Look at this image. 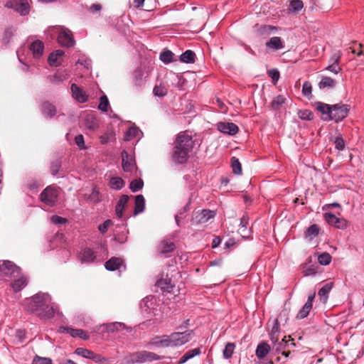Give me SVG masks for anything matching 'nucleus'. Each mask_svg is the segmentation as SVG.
Masks as SVG:
<instances>
[{"label":"nucleus","instance_id":"1","mask_svg":"<svg viewBox=\"0 0 364 364\" xmlns=\"http://www.w3.org/2000/svg\"><path fill=\"white\" fill-rule=\"evenodd\" d=\"M27 311L35 314L41 319L53 317L58 310L57 306L52 302L50 296L47 293L38 292L24 301Z\"/></svg>","mask_w":364,"mask_h":364},{"label":"nucleus","instance_id":"2","mask_svg":"<svg viewBox=\"0 0 364 364\" xmlns=\"http://www.w3.org/2000/svg\"><path fill=\"white\" fill-rule=\"evenodd\" d=\"M192 136L186 133H180L176 139L172 157L178 164L185 163L193 147Z\"/></svg>","mask_w":364,"mask_h":364},{"label":"nucleus","instance_id":"3","mask_svg":"<svg viewBox=\"0 0 364 364\" xmlns=\"http://www.w3.org/2000/svg\"><path fill=\"white\" fill-rule=\"evenodd\" d=\"M161 357L155 353L141 350L130 353L122 360V364H134L135 363H143L159 360Z\"/></svg>","mask_w":364,"mask_h":364},{"label":"nucleus","instance_id":"4","mask_svg":"<svg viewBox=\"0 0 364 364\" xmlns=\"http://www.w3.org/2000/svg\"><path fill=\"white\" fill-rule=\"evenodd\" d=\"M53 34H58V42L62 46L72 47L75 45V40L72 32L63 27H53L51 28Z\"/></svg>","mask_w":364,"mask_h":364},{"label":"nucleus","instance_id":"5","mask_svg":"<svg viewBox=\"0 0 364 364\" xmlns=\"http://www.w3.org/2000/svg\"><path fill=\"white\" fill-rule=\"evenodd\" d=\"M58 190L54 186H49L42 191L40 198L46 205L53 207L58 200Z\"/></svg>","mask_w":364,"mask_h":364},{"label":"nucleus","instance_id":"6","mask_svg":"<svg viewBox=\"0 0 364 364\" xmlns=\"http://www.w3.org/2000/svg\"><path fill=\"white\" fill-rule=\"evenodd\" d=\"M193 331L174 332L168 335L171 347L181 346L191 339Z\"/></svg>","mask_w":364,"mask_h":364},{"label":"nucleus","instance_id":"7","mask_svg":"<svg viewBox=\"0 0 364 364\" xmlns=\"http://www.w3.org/2000/svg\"><path fill=\"white\" fill-rule=\"evenodd\" d=\"M350 106L348 105L336 104L332 105L331 117H327V119H331L336 122L343 120L348 114Z\"/></svg>","mask_w":364,"mask_h":364},{"label":"nucleus","instance_id":"8","mask_svg":"<svg viewBox=\"0 0 364 364\" xmlns=\"http://www.w3.org/2000/svg\"><path fill=\"white\" fill-rule=\"evenodd\" d=\"M5 6L14 9L21 16H26L30 11L29 0H10L6 3Z\"/></svg>","mask_w":364,"mask_h":364},{"label":"nucleus","instance_id":"9","mask_svg":"<svg viewBox=\"0 0 364 364\" xmlns=\"http://www.w3.org/2000/svg\"><path fill=\"white\" fill-rule=\"evenodd\" d=\"M216 213L215 210L203 209L200 211L195 212L193 218V224H203L207 223L209 220L215 218Z\"/></svg>","mask_w":364,"mask_h":364},{"label":"nucleus","instance_id":"10","mask_svg":"<svg viewBox=\"0 0 364 364\" xmlns=\"http://www.w3.org/2000/svg\"><path fill=\"white\" fill-rule=\"evenodd\" d=\"M0 271L8 277H15L20 274V268L9 260L3 261L0 264Z\"/></svg>","mask_w":364,"mask_h":364},{"label":"nucleus","instance_id":"11","mask_svg":"<svg viewBox=\"0 0 364 364\" xmlns=\"http://www.w3.org/2000/svg\"><path fill=\"white\" fill-rule=\"evenodd\" d=\"M101 328V333H104L105 332L107 333H114L118 332L124 329L129 330L131 331V328L127 327V326L124 323L121 322H113L109 323H104L100 326Z\"/></svg>","mask_w":364,"mask_h":364},{"label":"nucleus","instance_id":"12","mask_svg":"<svg viewBox=\"0 0 364 364\" xmlns=\"http://www.w3.org/2000/svg\"><path fill=\"white\" fill-rule=\"evenodd\" d=\"M324 218L329 225H333L338 229H345L347 227V221L345 219L337 218L331 213H326Z\"/></svg>","mask_w":364,"mask_h":364},{"label":"nucleus","instance_id":"13","mask_svg":"<svg viewBox=\"0 0 364 364\" xmlns=\"http://www.w3.org/2000/svg\"><path fill=\"white\" fill-rule=\"evenodd\" d=\"M217 128L219 132L231 136L235 135L239 131L238 127L232 122H218Z\"/></svg>","mask_w":364,"mask_h":364},{"label":"nucleus","instance_id":"14","mask_svg":"<svg viewBox=\"0 0 364 364\" xmlns=\"http://www.w3.org/2000/svg\"><path fill=\"white\" fill-rule=\"evenodd\" d=\"M81 263L94 262L97 258L96 253L90 247L83 248L77 255Z\"/></svg>","mask_w":364,"mask_h":364},{"label":"nucleus","instance_id":"15","mask_svg":"<svg viewBox=\"0 0 364 364\" xmlns=\"http://www.w3.org/2000/svg\"><path fill=\"white\" fill-rule=\"evenodd\" d=\"M122 168L124 171L132 172L136 168L134 157L125 150L122 152Z\"/></svg>","mask_w":364,"mask_h":364},{"label":"nucleus","instance_id":"16","mask_svg":"<svg viewBox=\"0 0 364 364\" xmlns=\"http://www.w3.org/2000/svg\"><path fill=\"white\" fill-rule=\"evenodd\" d=\"M105 267L108 271L124 270L126 267L123 260L119 257H113L107 260L105 264Z\"/></svg>","mask_w":364,"mask_h":364},{"label":"nucleus","instance_id":"17","mask_svg":"<svg viewBox=\"0 0 364 364\" xmlns=\"http://www.w3.org/2000/svg\"><path fill=\"white\" fill-rule=\"evenodd\" d=\"M156 298L154 296L150 295L146 296L140 302V308L141 311L146 314H150L156 306Z\"/></svg>","mask_w":364,"mask_h":364},{"label":"nucleus","instance_id":"18","mask_svg":"<svg viewBox=\"0 0 364 364\" xmlns=\"http://www.w3.org/2000/svg\"><path fill=\"white\" fill-rule=\"evenodd\" d=\"M148 345L158 348L171 347L168 335L156 336L150 340Z\"/></svg>","mask_w":364,"mask_h":364},{"label":"nucleus","instance_id":"19","mask_svg":"<svg viewBox=\"0 0 364 364\" xmlns=\"http://www.w3.org/2000/svg\"><path fill=\"white\" fill-rule=\"evenodd\" d=\"M71 92L73 98L78 102L84 103L87 101L88 97L86 92L76 84L73 83L71 85Z\"/></svg>","mask_w":364,"mask_h":364},{"label":"nucleus","instance_id":"20","mask_svg":"<svg viewBox=\"0 0 364 364\" xmlns=\"http://www.w3.org/2000/svg\"><path fill=\"white\" fill-rule=\"evenodd\" d=\"M316 109L322 114L321 119L323 121H329L331 119H327V117H331L332 106L321 102L315 103Z\"/></svg>","mask_w":364,"mask_h":364},{"label":"nucleus","instance_id":"21","mask_svg":"<svg viewBox=\"0 0 364 364\" xmlns=\"http://www.w3.org/2000/svg\"><path fill=\"white\" fill-rule=\"evenodd\" d=\"M30 50L32 52L34 58L38 59L43 54L44 44L39 40L35 41L31 44Z\"/></svg>","mask_w":364,"mask_h":364},{"label":"nucleus","instance_id":"22","mask_svg":"<svg viewBox=\"0 0 364 364\" xmlns=\"http://www.w3.org/2000/svg\"><path fill=\"white\" fill-rule=\"evenodd\" d=\"M129 197L127 195H122L115 207V213L119 218H122L124 216V210L129 201Z\"/></svg>","mask_w":364,"mask_h":364},{"label":"nucleus","instance_id":"23","mask_svg":"<svg viewBox=\"0 0 364 364\" xmlns=\"http://www.w3.org/2000/svg\"><path fill=\"white\" fill-rule=\"evenodd\" d=\"M85 126L87 129L94 131L99 127L97 117L92 114H88L85 117Z\"/></svg>","mask_w":364,"mask_h":364},{"label":"nucleus","instance_id":"24","mask_svg":"<svg viewBox=\"0 0 364 364\" xmlns=\"http://www.w3.org/2000/svg\"><path fill=\"white\" fill-rule=\"evenodd\" d=\"M270 351V346L265 342L258 344L255 350V355L259 359L264 358Z\"/></svg>","mask_w":364,"mask_h":364},{"label":"nucleus","instance_id":"25","mask_svg":"<svg viewBox=\"0 0 364 364\" xmlns=\"http://www.w3.org/2000/svg\"><path fill=\"white\" fill-rule=\"evenodd\" d=\"M64 52L61 50H57L50 54L48 58V61L51 66H58L60 65L59 59L63 57Z\"/></svg>","mask_w":364,"mask_h":364},{"label":"nucleus","instance_id":"26","mask_svg":"<svg viewBox=\"0 0 364 364\" xmlns=\"http://www.w3.org/2000/svg\"><path fill=\"white\" fill-rule=\"evenodd\" d=\"M279 319H274V324L270 332V340L274 346L279 342V334L280 332Z\"/></svg>","mask_w":364,"mask_h":364},{"label":"nucleus","instance_id":"27","mask_svg":"<svg viewBox=\"0 0 364 364\" xmlns=\"http://www.w3.org/2000/svg\"><path fill=\"white\" fill-rule=\"evenodd\" d=\"M145 208V199L142 195H137L135 197V205L134 215H137L144 212Z\"/></svg>","mask_w":364,"mask_h":364},{"label":"nucleus","instance_id":"28","mask_svg":"<svg viewBox=\"0 0 364 364\" xmlns=\"http://www.w3.org/2000/svg\"><path fill=\"white\" fill-rule=\"evenodd\" d=\"M266 46L271 49L279 50L284 48V44L280 37L274 36L266 42Z\"/></svg>","mask_w":364,"mask_h":364},{"label":"nucleus","instance_id":"29","mask_svg":"<svg viewBox=\"0 0 364 364\" xmlns=\"http://www.w3.org/2000/svg\"><path fill=\"white\" fill-rule=\"evenodd\" d=\"M41 112L44 116L52 117L55 114L56 109L54 105L48 102H45L41 105Z\"/></svg>","mask_w":364,"mask_h":364},{"label":"nucleus","instance_id":"30","mask_svg":"<svg viewBox=\"0 0 364 364\" xmlns=\"http://www.w3.org/2000/svg\"><path fill=\"white\" fill-rule=\"evenodd\" d=\"M67 333H69L72 337H79L82 340H88L90 338V336L87 332L82 329H75L73 328H67Z\"/></svg>","mask_w":364,"mask_h":364},{"label":"nucleus","instance_id":"31","mask_svg":"<svg viewBox=\"0 0 364 364\" xmlns=\"http://www.w3.org/2000/svg\"><path fill=\"white\" fill-rule=\"evenodd\" d=\"M175 249L173 242L168 240L162 241L159 246V251L161 255H166L172 252Z\"/></svg>","mask_w":364,"mask_h":364},{"label":"nucleus","instance_id":"32","mask_svg":"<svg viewBox=\"0 0 364 364\" xmlns=\"http://www.w3.org/2000/svg\"><path fill=\"white\" fill-rule=\"evenodd\" d=\"M289 338H290V336H289ZM276 351L279 352L282 349H284L286 348H294L296 346V343L293 342L292 339H289L288 341L286 340V337L282 339L281 341H279L276 346Z\"/></svg>","mask_w":364,"mask_h":364},{"label":"nucleus","instance_id":"33","mask_svg":"<svg viewBox=\"0 0 364 364\" xmlns=\"http://www.w3.org/2000/svg\"><path fill=\"white\" fill-rule=\"evenodd\" d=\"M199 354H200V350L198 348L190 350L180 358L178 364H183Z\"/></svg>","mask_w":364,"mask_h":364},{"label":"nucleus","instance_id":"34","mask_svg":"<svg viewBox=\"0 0 364 364\" xmlns=\"http://www.w3.org/2000/svg\"><path fill=\"white\" fill-rule=\"evenodd\" d=\"M27 284V279L24 277H21L19 279L14 280V282L11 284V287L14 291L18 292L24 288Z\"/></svg>","mask_w":364,"mask_h":364},{"label":"nucleus","instance_id":"35","mask_svg":"<svg viewBox=\"0 0 364 364\" xmlns=\"http://www.w3.org/2000/svg\"><path fill=\"white\" fill-rule=\"evenodd\" d=\"M196 54L191 50H187L180 56L181 61L186 63H192L195 62Z\"/></svg>","mask_w":364,"mask_h":364},{"label":"nucleus","instance_id":"36","mask_svg":"<svg viewBox=\"0 0 364 364\" xmlns=\"http://www.w3.org/2000/svg\"><path fill=\"white\" fill-rule=\"evenodd\" d=\"M333 283H326L323 285L318 291V294L321 298L323 299L324 301H326L328 297V294L332 289Z\"/></svg>","mask_w":364,"mask_h":364},{"label":"nucleus","instance_id":"37","mask_svg":"<svg viewBox=\"0 0 364 364\" xmlns=\"http://www.w3.org/2000/svg\"><path fill=\"white\" fill-rule=\"evenodd\" d=\"M336 80L330 77H323L318 83V87L323 89L326 87L332 88L336 85Z\"/></svg>","mask_w":364,"mask_h":364},{"label":"nucleus","instance_id":"38","mask_svg":"<svg viewBox=\"0 0 364 364\" xmlns=\"http://www.w3.org/2000/svg\"><path fill=\"white\" fill-rule=\"evenodd\" d=\"M319 227L316 224H314L310 225L305 232L306 237L312 240L315 237H316L319 233Z\"/></svg>","mask_w":364,"mask_h":364},{"label":"nucleus","instance_id":"39","mask_svg":"<svg viewBox=\"0 0 364 364\" xmlns=\"http://www.w3.org/2000/svg\"><path fill=\"white\" fill-rule=\"evenodd\" d=\"M286 102V98L284 95H279L275 97L271 102L272 108L274 110H278L282 105Z\"/></svg>","mask_w":364,"mask_h":364},{"label":"nucleus","instance_id":"40","mask_svg":"<svg viewBox=\"0 0 364 364\" xmlns=\"http://www.w3.org/2000/svg\"><path fill=\"white\" fill-rule=\"evenodd\" d=\"M140 133V130L135 127H130L125 133L124 140L130 141L135 137H137Z\"/></svg>","mask_w":364,"mask_h":364},{"label":"nucleus","instance_id":"41","mask_svg":"<svg viewBox=\"0 0 364 364\" xmlns=\"http://www.w3.org/2000/svg\"><path fill=\"white\" fill-rule=\"evenodd\" d=\"M124 181L120 177H112L109 181V186L111 188L115 190H120L124 186Z\"/></svg>","mask_w":364,"mask_h":364},{"label":"nucleus","instance_id":"42","mask_svg":"<svg viewBox=\"0 0 364 364\" xmlns=\"http://www.w3.org/2000/svg\"><path fill=\"white\" fill-rule=\"evenodd\" d=\"M75 353L82 358L92 360L94 352L84 348H77L75 350Z\"/></svg>","mask_w":364,"mask_h":364},{"label":"nucleus","instance_id":"43","mask_svg":"<svg viewBox=\"0 0 364 364\" xmlns=\"http://www.w3.org/2000/svg\"><path fill=\"white\" fill-rule=\"evenodd\" d=\"M304 7V3L301 0H292L290 1L289 10L297 13Z\"/></svg>","mask_w":364,"mask_h":364},{"label":"nucleus","instance_id":"44","mask_svg":"<svg viewBox=\"0 0 364 364\" xmlns=\"http://www.w3.org/2000/svg\"><path fill=\"white\" fill-rule=\"evenodd\" d=\"M231 166L235 174H242V166L238 159L233 156L231 159Z\"/></svg>","mask_w":364,"mask_h":364},{"label":"nucleus","instance_id":"45","mask_svg":"<svg viewBox=\"0 0 364 364\" xmlns=\"http://www.w3.org/2000/svg\"><path fill=\"white\" fill-rule=\"evenodd\" d=\"M159 59L167 64L173 60V53L171 50H165L160 54Z\"/></svg>","mask_w":364,"mask_h":364},{"label":"nucleus","instance_id":"46","mask_svg":"<svg viewBox=\"0 0 364 364\" xmlns=\"http://www.w3.org/2000/svg\"><path fill=\"white\" fill-rule=\"evenodd\" d=\"M158 286L160 287L162 289L169 291L173 287L171 283V279L169 278L161 279L158 281Z\"/></svg>","mask_w":364,"mask_h":364},{"label":"nucleus","instance_id":"47","mask_svg":"<svg viewBox=\"0 0 364 364\" xmlns=\"http://www.w3.org/2000/svg\"><path fill=\"white\" fill-rule=\"evenodd\" d=\"M235 345L233 343H228L223 350V356L225 358L228 359L232 357Z\"/></svg>","mask_w":364,"mask_h":364},{"label":"nucleus","instance_id":"48","mask_svg":"<svg viewBox=\"0 0 364 364\" xmlns=\"http://www.w3.org/2000/svg\"><path fill=\"white\" fill-rule=\"evenodd\" d=\"M311 308L312 306H310V303H305L304 306L297 314L296 317L300 319L306 318L309 314Z\"/></svg>","mask_w":364,"mask_h":364},{"label":"nucleus","instance_id":"49","mask_svg":"<svg viewBox=\"0 0 364 364\" xmlns=\"http://www.w3.org/2000/svg\"><path fill=\"white\" fill-rule=\"evenodd\" d=\"M144 186V182L141 179L133 180L129 185V188L132 192L135 193L140 191Z\"/></svg>","mask_w":364,"mask_h":364},{"label":"nucleus","instance_id":"50","mask_svg":"<svg viewBox=\"0 0 364 364\" xmlns=\"http://www.w3.org/2000/svg\"><path fill=\"white\" fill-rule=\"evenodd\" d=\"M109 105V102L108 98L106 95H102L100 98V104L98 105V109L103 112L107 111L108 107Z\"/></svg>","mask_w":364,"mask_h":364},{"label":"nucleus","instance_id":"51","mask_svg":"<svg viewBox=\"0 0 364 364\" xmlns=\"http://www.w3.org/2000/svg\"><path fill=\"white\" fill-rule=\"evenodd\" d=\"M318 261L321 265H328L331 261V256L327 252H323L318 255Z\"/></svg>","mask_w":364,"mask_h":364},{"label":"nucleus","instance_id":"52","mask_svg":"<svg viewBox=\"0 0 364 364\" xmlns=\"http://www.w3.org/2000/svg\"><path fill=\"white\" fill-rule=\"evenodd\" d=\"M114 137V133L112 131H107L100 136V140L102 144H106Z\"/></svg>","mask_w":364,"mask_h":364},{"label":"nucleus","instance_id":"53","mask_svg":"<svg viewBox=\"0 0 364 364\" xmlns=\"http://www.w3.org/2000/svg\"><path fill=\"white\" fill-rule=\"evenodd\" d=\"M154 95L157 97H164L166 95L168 91L167 89L161 85H156L153 90Z\"/></svg>","mask_w":364,"mask_h":364},{"label":"nucleus","instance_id":"54","mask_svg":"<svg viewBox=\"0 0 364 364\" xmlns=\"http://www.w3.org/2000/svg\"><path fill=\"white\" fill-rule=\"evenodd\" d=\"M248 224V217L246 215H243L242 218L240 219V229L239 231L240 232V234L242 237H245V235L246 230H247V225Z\"/></svg>","mask_w":364,"mask_h":364},{"label":"nucleus","instance_id":"55","mask_svg":"<svg viewBox=\"0 0 364 364\" xmlns=\"http://www.w3.org/2000/svg\"><path fill=\"white\" fill-rule=\"evenodd\" d=\"M342 53L341 50H337L334 52L331 58H329L328 63L329 64H338L340 63L341 58L342 57Z\"/></svg>","mask_w":364,"mask_h":364},{"label":"nucleus","instance_id":"56","mask_svg":"<svg viewBox=\"0 0 364 364\" xmlns=\"http://www.w3.org/2000/svg\"><path fill=\"white\" fill-rule=\"evenodd\" d=\"M299 117L302 120L310 121L313 119V114L309 109H304L299 111Z\"/></svg>","mask_w":364,"mask_h":364},{"label":"nucleus","instance_id":"57","mask_svg":"<svg viewBox=\"0 0 364 364\" xmlns=\"http://www.w3.org/2000/svg\"><path fill=\"white\" fill-rule=\"evenodd\" d=\"M92 360L95 362L96 363H100V364H108L109 359L102 356L100 354H97L94 353Z\"/></svg>","mask_w":364,"mask_h":364},{"label":"nucleus","instance_id":"58","mask_svg":"<svg viewBox=\"0 0 364 364\" xmlns=\"http://www.w3.org/2000/svg\"><path fill=\"white\" fill-rule=\"evenodd\" d=\"M303 272L304 276L308 277L316 275L317 272L314 265H309L304 267Z\"/></svg>","mask_w":364,"mask_h":364},{"label":"nucleus","instance_id":"59","mask_svg":"<svg viewBox=\"0 0 364 364\" xmlns=\"http://www.w3.org/2000/svg\"><path fill=\"white\" fill-rule=\"evenodd\" d=\"M50 221L55 225H65L67 223L68 220L58 215H53L50 218Z\"/></svg>","mask_w":364,"mask_h":364},{"label":"nucleus","instance_id":"60","mask_svg":"<svg viewBox=\"0 0 364 364\" xmlns=\"http://www.w3.org/2000/svg\"><path fill=\"white\" fill-rule=\"evenodd\" d=\"M312 87L309 82L306 81L302 86V93L304 96L309 97L311 94Z\"/></svg>","mask_w":364,"mask_h":364},{"label":"nucleus","instance_id":"61","mask_svg":"<svg viewBox=\"0 0 364 364\" xmlns=\"http://www.w3.org/2000/svg\"><path fill=\"white\" fill-rule=\"evenodd\" d=\"M325 70L334 74H338L342 71V68L338 64H328Z\"/></svg>","mask_w":364,"mask_h":364},{"label":"nucleus","instance_id":"62","mask_svg":"<svg viewBox=\"0 0 364 364\" xmlns=\"http://www.w3.org/2000/svg\"><path fill=\"white\" fill-rule=\"evenodd\" d=\"M32 364H52V360L48 358H41L36 356L33 359Z\"/></svg>","mask_w":364,"mask_h":364},{"label":"nucleus","instance_id":"63","mask_svg":"<svg viewBox=\"0 0 364 364\" xmlns=\"http://www.w3.org/2000/svg\"><path fill=\"white\" fill-rule=\"evenodd\" d=\"M269 76L272 78V82L275 84L279 79V72L277 69H272L268 71Z\"/></svg>","mask_w":364,"mask_h":364},{"label":"nucleus","instance_id":"64","mask_svg":"<svg viewBox=\"0 0 364 364\" xmlns=\"http://www.w3.org/2000/svg\"><path fill=\"white\" fill-rule=\"evenodd\" d=\"M112 224L111 220H105L102 224H100L98 227V230L102 234L105 233L107 231L108 228Z\"/></svg>","mask_w":364,"mask_h":364}]
</instances>
